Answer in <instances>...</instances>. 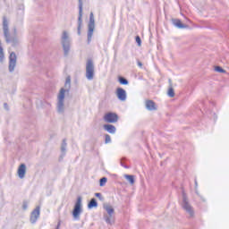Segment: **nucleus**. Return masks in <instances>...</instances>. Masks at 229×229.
Masks as SVG:
<instances>
[{
    "label": "nucleus",
    "mask_w": 229,
    "mask_h": 229,
    "mask_svg": "<svg viewBox=\"0 0 229 229\" xmlns=\"http://www.w3.org/2000/svg\"><path fill=\"white\" fill-rule=\"evenodd\" d=\"M71 90V77L68 76L65 80L64 89L62 88L57 96V112L58 114H64L65 110V105L64 104L65 101V92H69Z\"/></svg>",
    "instance_id": "1"
},
{
    "label": "nucleus",
    "mask_w": 229,
    "mask_h": 229,
    "mask_svg": "<svg viewBox=\"0 0 229 229\" xmlns=\"http://www.w3.org/2000/svg\"><path fill=\"white\" fill-rule=\"evenodd\" d=\"M8 18L6 16L3 17V31H4V37L5 38V42L7 44H13V46H17L19 44V40L17 39V29H14V35H10V28L8 27Z\"/></svg>",
    "instance_id": "2"
},
{
    "label": "nucleus",
    "mask_w": 229,
    "mask_h": 229,
    "mask_svg": "<svg viewBox=\"0 0 229 229\" xmlns=\"http://www.w3.org/2000/svg\"><path fill=\"white\" fill-rule=\"evenodd\" d=\"M181 207L183 210H185L186 214H188L190 217H194V208H192L191 202H189V198L187 197V193L185 191H182Z\"/></svg>",
    "instance_id": "3"
},
{
    "label": "nucleus",
    "mask_w": 229,
    "mask_h": 229,
    "mask_svg": "<svg viewBox=\"0 0 229 229\" xmlns=\"http://www.w3.org/2000/svg\"><path fill=\"white\" fill-rule=\"evenodd\" d=\"M61 44L63 46L64 56H68L69 51H71V38H69V33L65 30L63 31L61 36Z\"/></svg>",
    "instance_id": "4"
},
{
    "label": "nucleus",
    "mask_w": 229,
    "mask_h": 229,
    "mask_svg": "<svg viewBox=\"0 0 229 229\" xmlns=\"http://www.w3.org/2000/svg\"><path fill=\"white\" fill-rule=\"evenodd\" d=\"M96 29V21L94 20V13L89 14V22L88 24V44L92 42V35H94V30Z\"/></svg>",
    "instance_id": "5"
},
{
    "label": "nucleus",
    "mask_w": 229,
    "mask_h": 229,
    "mask_svg": "<svg viewBox=\"0 0 229 229\" xmlns=\"http://www.w3.org/2000/svg\"><path fill=\"white\" fill-rule=\"evenodd\" d=\"M77 24V33L78 35H81V26L83 24V0H79V16Z\"/></svg>",
    "instance_id": "6"
},
{
    "label": "nucleus",
    "mask_w": 229,
    "mask_h": 229,
    "mask_svg": "<svg viewBox=\"0 0 229 229\" xmlns=\"http://www.w3.org/2000/svg\"><path fill=\"white\" fill-rule=\"evenodd\" d=\"M94 61L92 59H88L86 63V78L87 80H94Z\"/></svg>",
    "instance_id": "7"
},
{
    "label": "nucleus",
    "mask_w": 229,
    "mask_h": 229,
    "mask_svg": "<svg viewBox=\"0 0 229 229\" xmlns=\"http://www.w3.org/2000/svg\"><path fill=\"white\" fill-rule=\"evenodd\" d=\"M81 197H78L72 211L74 219L80 220V214H81Z\"/></svg>",
    "instance_id": "8"
},
{
    "label": "nucleus",
    "mask_w": 229,
    "mask_h": 229,
    "mask_svg": "<svg viewBox=\"0 0 229 229\" xmlns=\"http://www.w3.org/2000/svg\"><path fill=\"white\" fill-rule=\"evenodd\" d=\"M104 121L111 124H114L119 121V114L117 113L109 112L104 115Z\"/></svg>",
    "instance_id": "9"
},
{
    "label": "nucleus",
    "mask_w": 229,
    "mask_h": 229,
    "mask_svg": "<svg viewBox=\"0 0 229 229\" xmlns=\"http://www.w3.org/2000/svg\"><path fill=\"white\" fill-rule=\"evenodd\" d=\"M16 65H17V55H15V52H12L9 55V72H13L15 71Z\"/></svg>",
    "instance_id": "10"
},
{
    "label": "nucleus",
    "mask_w": 229,
    "mask_h": 229,
    "mask_svg": "<svg viewBox=\"0 0 229 229\" xmlns=\"http://www.w3.org/2000/svg\"><path fill=\"white\" fill-rule=\"evenodd\" d=\"M38 217H40V206H38L30 214L31 225H35L38 221Z\"/></svg>",
    "instance_id": "11"
},
{
    "label": "nucleus",
    "mask_w": 229,
    "mask_h": 229,
    "mask_svg": "<svg viewBox=\"0 0 229 229\" xmlns=\"http://www.w3.org/2000/svg\"><path fill=\"white\" fill-rule=\"evenodd\" d=\"M104 208L106 209V211L107 212L108 216H105V221L106 223H107V225H112V220L110 219V217H112V215L114 214V208H112V206L110 205H106L104 206Z\"/></svg>",
    "instance_id": "12"
},
{
    "label": "nucleus",
    "mask_w": 229,
    "mask_h": 229,
    "mask_svg": "<svg viewBox=\"0 0 229 229\" xmlns=\"http://www.w3.org/2000/svg\"><path fill=\"white\" fill-rule=\"evenodd\" d=\"M116 96L119 101H124L127 98L126 90L123 88L116 89Z\"/></svg>",
    "instance_id": "13"
},
{
    "label": "nucleus",
    "mask_w": 229,
    "mask_h": 229,
    "mask_svg": "<svg viewBox=\"0 0 229 229\" xmlns=\"http://www.w3.org/2000/svg\"><path fill=\"white\" fill-rule=\"evenodd\" d=\"M145 106L147 110H148L149 112H153L158 109V107L157 106V104L153 100H146Z\"/></svg>",
    "instance_id": "14"
},
{
    "label": "nucleus",
    "mask_w": 229,
    "mask_h": 229,
    "mask_svg": "<svg viewBox=\"0 0 229 229\" xmlns=\"http://www.w3.org/2000/svg\"><path fill=\"white\" fill-rule=\"evenodd\" d=\"M67 151V140L64 139L61 145V156L60 160H64V157H65V152Z\"/></svg>",
    "instance_id": "15"
},
{
    "label": "nucleus",
    "mask_w": 229,
    "mask_h": 229,
    "mask_svg": "<svg viewBox=\"0 0 229 229\" xmlns=\"http://www.w3.org/2000/svg\"><path fill=\"white\" fill-rule=\"evenodd\" d=\"M18 176L19 178H24L26 176V165L21 164L18 168Z\"/></svg>",
    "instance_id": "16"
},
{
    "label": "nucleus",
    "mask_w": 229,
    "mask_h": 229,
    "mask_svg": "<svg viewBox=\"0 0 229 229\" xmlns=\"http://www.w3.org/2000/svg\"><path fill=\"white\" fill-rule=\"evenodd\" d=\"M104 130H106V131H107L108 133H112V134L117 131V129L112 124H105Z\"/></svg>",
    "instance_id": "17"
},
{
    "label": "nucleus",
    "mask_w": 229,
    "mask_h": 229,
    "mask_svg": "<svg viewBox=\"0 0 229 229\" xmlns=\"http://www.w3.org/2000/svg\"><path fill=\"white\" fill-rule=\"evenodd\" d=\"M173 22H174V26H176V28H179V30H183L187 28V25L182 23L181 20L175 19L173 21Z\"/></svg>",
    "instance_id": "18"
},
{
    "label": "nucleus",
    "mask_w": 229,
    "mask_h": 229,
    "mask_svg": "<svg viewBox=\"0 0 229 229\" xmlns=\"http://www.w3.org/2000/svg\"><path fill=\"white\" fill-rule=\"evenodd\" d=\"M98 207V200L96 199H91L90 201L88 204V208H97Z\"/></svg>",
    "instance_id": "19"
},
{
    "label": "nucleus",
    "mask_w": 229,
    "mask_h": 229,
    "mask_svg": "<svg viewBox=\"0 0 229 229\" xmlns=\"http://www.w3.org/2000/svg\"><path fill=\"white\" fill-rule=\"evenodd\" d=\"M194 183H195V193L197 194V196H199L202 199V201H205V199L201 197V195H199V192L198 191V179L195 178Z\"/></svg>",
    "instance_id": "20"
},
{
    "label": "nucleus",
    "mask_w": 229,
    "mask_h": 229,
    "mask_svg": "<svg viewBox=\"0 0 229 229\" xmlns=\"http://www.w3.org/2000/svg\"><path fill=\"white\" fill-rule=\"evenodd\" d=\"M118 81H119L120 85H128V83H130V82L126 80V78L121 77V76L118 78Z\"/></svg>",
    "instance_id": "21"
},
{
    "label": "nucleus",
    "mask_w": 229,
    "mask_h": 229,
    "mask_svg": "<svg viewBox=\"0 0 229 229\" xmlns=\"http://www.w3.org/2000/svg\"><path fill=\"white\" fill-rule=\"evenodd\" d=\"M126 180H128L129 182L131 184L135 183V176L130 175V174H125Z\"/></svg>",
    "instance_id": "22"
},
{
    "label": "nucleus",
    "mask_w": 229,
    "mask_h": 229,
    "mask_svg": "<svg viewBox=\"0 0 229 229\" xmlns=\"http://www.w3.org/2000/svg\"><path fill=\"white\" fill-rule=\"evenodd\" d=\"M106 182H108V179L106 177H102L99 181L100 187H105V185H106Z\"/></svg>",
    "instance_id": "23"
},
{
    "label": "nucleus",
    "mask_w": 229,
    "mask_h": 229,
    "mask_svg": "<svg viewBox=\"0 0 229 229\" xmlns=\"http://www.w3.org/2000/svg\"><path fill=\"white\" fill-rule=\"evenodd\" d=\"M167 94L169 98H174V89H173V86L169 87Z\"/></svg>",
    "instance_id": "24"
},
{
    "label": "nucleus",
    "mask_w": 229,
    "mask_h": 229,
    "mask_svg": "<svg viewBox=\"0 0 229 229\" xmlns=\"http://www.w3.org/2000/svg\"><path fill=\"white\" fill-rule=\"evenodd\" d=\"M105 142L106 144H110V142H112V138L110 137L109 134L105 135Z\"/></svg>",
    "instance_id": "25"
},
{
    "label": "nucleus",
    "mask_w": 229,
    "mask_h": 229,
    "mask_svg": "<svg viewBox=\"0 0 229 229\" xmlns=\"http://www.w3.org/2000/svg\"><path fill=\"white\" fill-rule=\"evenodd\" d=\"M215 71H216V72H222V73L226 72V71H225V69H223L221 66H216V67H215Z\"/></svg>",
    "instance_id": "26"
},
{
    "label": "nucleus",
    "mask_w": 229,
    "mask_h": 229,
    "mask_svg": "<svg viewBox=\"0 0 229 229\" xmlns=\"http://www.w3.org/2000/svg\"><path fill=\"white\" fill-rule=\"evenodd\" d=\"M30 202L28 200H23L22 202V210H28V205Z\"/></svg>",
    "instance_id": "27"
},
{
    "label": "nucleus",
    "mask_w": 229,
    "mask_h": 229,
    "mask_svg": "<svg viewBox=\"0 0 229 229\" xmlns=\"http://www.w3.org/2000/svg\"><path fill=\"white\" fill-rule=\"evenodd\" d=\"M96 198H98L100 201H105V198L101 193H95Z\"/></svg>",
    "instance_id": "28"
},
{
    "label": "nucleus",
    "mask_w": 229,
    "mask_h": 229,
    "mask_svg": "<svg viewBox=\"0 0 229 229\" xmlns=\"http://www.w3.org/2000/svg\"><path fill=\"white\" fill-rule=\"evenodd\" d=\"M136 43L138 44L139 47L142 45V40L140 39V36H136Z\"/></svg>",
    "instance_id": "29"
},
{
    "label": "nucleus",
    "mask_w": 229,
    "mask_h": 229,
    "mask_svg": "<svg viewBox=\"0 0 229 229\" xmlns=\"http://www.w3.org/2000/svg\"><path fill=\"white\" fill-rule=\"evenodd\" d=\"M122 167H124V169H129L128 165H124L123 161H121Z\"/></svg>",
    "instance_id": "30"
},
{
    "label": "nucleus",
    "mask_w": 229,
    "mask_h": 229,
    "mask_svg": "<svg viewBox=\"0 0 229 229\" xmlns=\"http://www.w3.org/2000/svg\"><path fill=\"white\" fill-rule=\"evenodd\" d=\"M137 64H138V66H139V67L142 68V62H140V61L138 60V61H137Z\"/></svg>",
    "instance_id": "31"
},
{
    "label": "nucleus",
    "mask_w": 229,
    "mask_h": 229,
    "mask_svg": "<svg viewBox=\"0 0 229 229\" xmlns=\"http://www.w3.org/2000/svg\"><path fill=\"white\" fill-rule=\"evenodd\" d=\"M168 81H169V85H170L169 87H173V81H171V79H169Z\"/></svg>",
    "instance_id": "32"
},
{
    "label": "nucleus",
    "mask_w": 229,
    "mask_h": 229,
    "mask_svg": "<svg viewBox=\"0 0 229 229\" xmlns=\"http://www.w3.org/2000/svg\"><path fill=\"white\" fill-rule=\"evenodd\" d=\"M4 106L5 110H8V104L7 103H4Z\"/></svg>",
    "instance_id": "33"
},
{
    "label": "nucleus",
    "mask_w": 229,
    "mask_h": 229,
    "mask_svg": "<svg viewBox=\"0 0 229 229\" xmlns=\"http://www.w3.org/2000/svg\"><path fill=\"white\" fill-rule=\"evenodd\" d=\"M55 229H60V222L57 224V226Z\"/></svg>",
    "instance_id": "34"
}]
</instances>
